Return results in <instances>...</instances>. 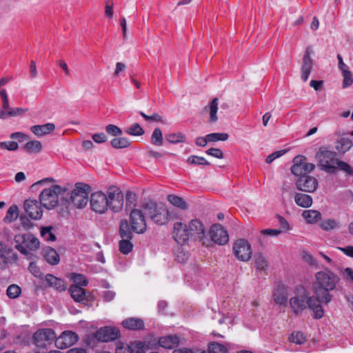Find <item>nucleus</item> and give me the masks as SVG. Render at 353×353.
<instances>
[{"mask_svg":"<svg viewBox=\"0 0 353 353\" xmlns=\"http://www.w3.org/2000/svg\"><path fill=\"white\" fill-rule=\"evenodd\" d=\"M55 339L56 334L52 329H39L33 334L32 343L38 347L44 348Z\"/></svg>","mask_w":353,"mask_h":353,"instance_id":"0eeeda50","label":"nucleus"},{"mask_svg":"<svg viewBox=\"0 0 353 353\" xmlns=\"http://www.w3.org/2000/svg\"><path fill=\"white\" fill-rule=\"evenodd\" d=\"M303 217L308 223H316L321 218L320 212L314 210H305L302 213Z\"/></svg>","mask_w":353,"mask_h":353,"instance_id":"7c9ffc66","label":"nucleus"},{"mask_svg":"<svg viewBox=\"0 0 353 353\" xmlns=\"http://www.w3.org/2000/svg\"><path fill=\"white\" fill-rule=\"evenodd\" d=\"M25 248L30 250H36L39 248L40 242L39 240L30 233L26 234V240L25 243Z\"/></svg>","mask_w":353,"mask_h":353,"instance_id":"473e14b6","label":"nucleus"},{"mask_svg":"<svg viewBox=\"0 0 353 353\" xmlns=\"http://www.w3.org/2000/svg\"><path fill=\"white\" fill-rule=\"evenodd\" d=\"M43 256L46 261L52 265H57L60 261V257L55 249L47 247L43 250Z\"/></svg>","mask_w":353,"mask_h":353,"instance_id":"b1692460","label":"nucleus"},{"mask_svg":"<svg viewBox=\"0 0 353 353\" xmlns=\"http://www.w3.org/2000/svg\"><path fill=\"white\" fill-rule=\"evenodd\" d=\"M18 254L14 252L12 245L0 241V267L6 265L10 260L17 261Z\"/></svg>","mask_w":353,"mask_h":353,"instance_id":"ddd939ff","label":"nucleus"},{"mask_svg":"<svg viewBox=\"0 0 353 353\" xmlns=\"http://www.w3.org/2000/svg\"><path fill=\"white\" fill-rule=\"evenodd\" d=\"M125 132L132 136H141L145 132L144 130L137 123L132 124L130 127L125 129Z\"/></svg>","mask_w":353,"mask_h":353,"instance_id":"c03bdc74","label":"nucleus"},{"mask_svg":"<svg viewBox=\"0 0 353 353\" xmlns=\"http://www.w3.org/2000/svg\"><path fill=\"white\" fill-rule=\"evenodd\" d=\"M26 240V234H19L14 236V248L22 254L26 256L29 254V251L25 248Z\"/></svg>","mask_w":353,"mask_h":353,"instance_id":"c85d7f7f","label":"nucleus"},{"mask_svg":"<svg viewBox=\"0 0 353 353\" xmlns=\"http://www.w3.org/2000/svg\"><path fill=\"white\" fill-rule=\"evenodd\" d=\"M106 132L112 136H119L122 134V130L117 125L109 124L105 127Z\"/></svg>","mask_w":353,"mask_h":353,"instance_id":"e2e57ef3","label":"nucleus"},{"mask_svg":"<svg viewBox=\"0 0 353 353\" xmlns=\"http://www.w3.org/2000/svg\"><path fill=\"white\" fill-rule=\"evenodd\" d=\"M0 148L9 151H15L18 149L19 145L15 141H3L0 143Z\"/></svg>","mask_w":353,"mask_h":353,"instance_id":"680f3d73","label":"nucleus"},{"mask_svg":"<svg viewBox=\"0 0 353 353\" xmlns=\"http://www.w3.org/2000/svg\"><path fill=\"white\" fill-rule=\"evenodd\" d=\"M143 207L146 214L156 224L163 225L168 222L170 213L164 204L149 201L145 203Z\"/></svg>","mask_w":353,"mask_h":353,"instance_id":"7ed1b4c3","label":"nucleus"},{"mask_svg":"<svg viewBox=\"0 0 353 353\" xmlns=\"http://www.w3.org/2000/svg\"><path fill=\"white\" fill-rule=\"evenodd\" d=\"M174 239L181 245H184L191 239L188 225L182 222H176L174 224L173 232Z\"/></svg>","mask_w":353,"mask_h":353,"instance_id":"f8f14e48","label":"nucleus"},{"mask_svg":"<svg viewBox=\"0 0 353 353\" xmlns=\"http://www.w3.org/2000/svg\"><path fill=\"white\" fill-rule=\"evenodd\" d=\"M21 293V288L19 285H15V284L10 285L7 288V290H6L7 296L10 299H16L18 296H19Z\"/></svg>","mask_w":353,"mask_h":353,"instance_id":"603ef678","label":"nucleus"},{"mask_svg":"<svg viewBox=\"0 0 353 353\" xmlns=\"http://www.w3.org/2000/svg\"><path fill=\"white\" fill-rule=\"evenodd\" d=\"M45 280L49 286L57 291L63 292L66 290L67 286L65 282L63 279L57 278L52 274H48L46 276Z\"/></svg>","mask_w":353,"mask_h":353,"instance_id":"4be33fe9","label":"nucleus"},{"mask_svg":"<svg viewBox=\"0 0 353 353\" xmlns=\"http://www.w3.org/2000/svg\"><path fill=\"white\" fill-rule=\"evenodd\" d=\"M228 137L229 135L227 133L214 132L207 134V139L209 140V142L225 141L228 140Z\"/></svg>","mask_w":353,"mask_h":353,"instance_id":"3c124183","label":"nucleus"},{"mask_svg":"<svg viewBox=\"0 0 353 353\" xmlns=\"http://www.w3.org/2000/svg\"><path fill=\"white\" fill-rule=\"evenodd\" d=\"M179 343V339L176 336L168 335L161 337L159 340V344L161 347L165 349H172Z\"/></svg>","mask_w":353,"mask_h":353,"instance_id":"a878e982","label":"nucleus"},{"mask_svg":"<svg viewBox=\"0 0 353 353\" xmlns=\"http://www.w3.org/2000/svg\"><path fill=\"white\" fill-rule=\"evenodd\" d=\"M219 99L218 98H214L209 103L208 106H205L204 110H208L210 114V123H215L218 120L217 111H218Z\"/></svg>","mask_w":353,"mask_h":353,"instance_id":"c756f323","label":"nucleus"},{"mask_svg":"<svg viewBox=\"0 0 353 353\" xmlns=\"http://www.w3.org/2000/svg\"><path fill=\"white\" fill-rule=\"evenodd\" d=\"M312 49L310 47H307L305 51V54L303 58V64L301 66V79L305 82L307 81L311 70L312 69V59L310 57Z\"/></svg>","mask_w":353,"mask_h":353,"instance_id":"aec40b11","label":"nucleus"},{"mask_svg":"<svg viewBox=\"0 0 353 353\" xmlns=\"http://www.w3.org/2000/svg\"><path fill=\"white\" fill-rule=\"evenodd\" d=\"M133 353H145L148 345L145 342L138 341L132 343Z\"/></svg>","mask_w":353,"mask_h":353,"instance_id":"6e6d98bb","label":"nucleus"},{"mask_svg":"<svg viewBox=\"0 0 353 353\" xmlns=\"http://www.w3.org/2000/svg\"><path fill=\"white\" fill-rule=\"evenodd\" d=\"M139 114L146 121H149V122L155 121V122L163 123L162 117H161L158 113H156V112L153 113L150 116L145 114L143 112H140Z\"/></svg>","mask_w":353,"mask_h":353,"instance_id":"4d7b16f0","label":"nucleus"},{"mask_svg":"<svg viewBox=\"0 0 353 353\" xmlns=\"http://www.w3.org/2000/svg\"><path fill=\"white\" fill-rule=\"evenodd\" d=\"M74 282L79 286H87L88 284V280L85 276L81 274H74L72 276Z\"/></svg>","mask_w":353,"mask_h":353,"instance_id":"bf43d9fd","label":"nucleus"},{"mask_svg":"<svg viewBox=\"0 0 353 353\" xmlns=\"http://www.w3.org/2000/svg\"><path fill=\"white\" fill-rule=\"evenodd\" d=\"M165 139L170 143H183L185 136L181 132L170 133L165 135Z\"/></svg>","mask_w":353,"mask_h":353,"instance_id":"ea45409f","label":"nucleus"},{"mask_svg":"<svg viewBox=\"0 0 353 353\" xmlns=\"http://www.w3.org/2000/svg\"><path fill=\"white\" fill-rule=\"evenodd\" d=\"M55 129L54 124L48 123L43 125H35L30 128V130L37 137H43L54 131Z\"/></svg>","mask_w":353,"mask_h":353,"instance_id":"5701e85b","label":"nucleus"},{"mask_svg":"<svg viewBox=\"0 0 353 353\" xmlns=\"http://www.w3.org/2000/svg\"><path fill=\"white\" fill-rule=\"evenodd\" d=\"M111 145L116 149L125 148L130 146V141L125 137H115L112 139Z\"/></svg>","mask_w":353,"mask_h":353,"instance_id":"4c0bfd02","label":"nucleus"},{"mask_svg":"<svg viewBox=\"0 0 353 353\" xmlns=\"http://www.w3.org/2000/svg\"><path fill=\"white\" fill-rule=\"evenodd\" d=\"M294 201L297 205L303 208H310L313 203L312 197L304 193H296Z\"/></svg>","mask_w":353,"mask_h":353,"instance_id":"393cba45","label":"nucleus"},{"mask_svg":"<svg viewBox=\"0 0 353 353\" xmlns=\"http://www.w3.org/2000/svg\"><path fill=\"white\" fill-rule=\"evenodd\" d=\"M40 201L35 199H27L24 202V210L30 218L39 220L42 217L43 210Z\"/></svg>","mask_w":353,"mask_h":353,"instance_id":"6ab92c4d","label":"nucleus"},{"mask_svg":"<svg viewBox=\"0 0 353 353\" xmlns=\"http://www.w3.org/2000/svg\"><path fill=\"white\" fill-rule=\"evenodd\" d=\"M150 142L152 144L157 146L163 145V134L160 128H157L154 130Z\"/></svg>","mask_w":353,"mask_h":353,"instance_id":"a18cd8bd","label":"nucleus"},{"mask_svg":"<svg viewBox=\"0 0 353 353\" xmlns=\"http://www.w3.org/2000/svg\"><path fill=\"white\" fill-rule=\"evenodd\" d=\"M24 149L29 153H38L42 150V145L39 141H30L25 144Z\"/></svg>","mask_w":353,"mask_h":353,"instance_id":"e433bc0d","label":"nucleus"},{"mask_svg":"<svg viewBox=\"0 0 353 353\" xmlns=\"http://www.w3.org/2000/svg\"><path fill=\"white\" fill-rule=\"evenodd\" d=\"M168 201L174 206L178 207L181 210L188 209V205L183 198L176 195H169Z\"/></svg>","mask_w":353,"mask_h":353,"instance_id":"c9c22d12","label":"nucleus"},{"mask_svg":"<svg viewBox=\"0 0 353 353\" xmlns=\"http://www.w3.org/2000/svg\"><path fill=\"white\" fill-rule=\"evenodd\" d=\"M206 154L218 159H222L223 157L222 150L219 148H210L206 151Z\"/></svg>","mask_w":353,"mask_h":353,"instance_id":"69168bd1","label":"nucleus"},{"mask_svg":"<svg viewBox=\"0 0 353 353\" xmlns=\"http://www.w3.org/2000/svg\"><path fill=\"white\" fill-rule=\"evenodd\" d=\"M336 152L328 150L325 148H321L316 154V158L322 170L330 173H334L336 167L333 165V163L336 159Z\"/></svg>","mask_w":353,"mask_h":353,"instance_id":"39448f33","label":"nucleus"},{"mask_svg":"<svg viewBox=\"0 0 353 353\" xmlns=\"http://www.w3.org/2000/svg\"><path fill=\"white\" fill-rule=\"evenodd\" d=\"M273 299L275 303L285 305L288 300V288L283 284L278 285L273 293Z\"/></svg>","mask_w":353,"mask_h":353,"instance_id":"412c9836","label":"nucleus"},{"mask_svg":"<svg viewBox=\"0 0 353 353\" xmlns=\"http://www.w3.org/2000/svg\"><path fill=\"white\" fill-rule=\"evenodd\" d=\"M293 165L292 166V173L296 176L307 175V173L311 172L315 168V165L312 163H308L306 158L303 156L299 155L294 158Z\"/></svg>","mask_w":353,"mask_h":353,"instance_id":"1a4fd4ad","label":"nucleus"},{"mask_svg":"<svg viewBox=\"0 0 353 353\" xmlns=\"http://www.w3.org/2000/svg\"><path fill=\"white\" fill-rule=\"evenodd\" d=\"M59 191L60 185H58L43 190L39 195L41 205L48 210L54 208L59 203Z\"/></svg>","mask_w":353,"mask_h":353,"instance_id":"20e7f679","label":"nucleus"},{"mask_svg":"<svg viewBox=\"0 0 353 353\" xmlns=\"http://www.w3.org/2000/svg\"><path fill=\"white\" fill-rule=\"evenodd\" d=\"M289 340L292 343H294L296 344L301 345L303 344L305 341L306 338L304 334L300 331H296L292 333L290 335Z\"/></svg>","mask_w":353,"mask_h":353,"instance_id":"09e8293b","label":"nucleus"},{"mask_svg":"<svg viewBox=\"0 0 353 353\" xmlns=\"http://www.w3.org/2000/svg\"><path fill=\"white\" fill-rule=\"evenodd\" d=\"M352 146V142L350 139L347 137H342L338 141L336 145L337 150L342 153H345L348 151Z\"/></svg>","mask_w":353,"mask_h":353,"instance_id":"58836bf2","label":"nucleus"},{"mask_svg":"<svg viewBox=\"0 0 353 353\" xmlns=\"http://www.w3.org/2000/svg\"><path fill=\"white\" fill-rule=\"evenodd\" d=\"M132 239H122L119 241V250L121 253L124 254H128L130 253L133 248V245L131 243L130 240Z\"/></svg>","mask_w":353,"mask_h":353,"instance_id":"37998d69","label":"nucleus"},{"mask_svg":"<svg viewBox=\"0 0 353 353\" xmlns=\"http://www.w3.org/2000/svg\"><path fill=\"white\" fill-rule=\"evenodd\" d=\"M115 353H133L132 343L128 345H121L116 348Z\"/></svg>","mask_w":353,"mask_h":353,"instance_id":"774afa93","label":"nucleus"},{"mask_svg":"<svg viewBox=\"0 0 353 353\" xmlns=\"http://www.w3.org/2000/svg\"><path fill=\"white\" fill-rule=\"evenodd\" d=\"M119 234L121 239H132L131 227L128 221L123 220L121 221L119 227Z\"/></svg>","mask_w":353,"mask_h":353,"instance_id":"72a5a7b5","label":"nucleus"},{"mask_svg":"<svg viewBox=\"0 0 353 353\" xmlns=\"http://www.w3.org/2000/svg\"><path fill=\"white\" fill-rule=\"evenodd\" d=\"M336 169L344 172L346 175L353 176V168L350 165L341 160H336Z\"/></svg>","mask_w":353,"mask_h":353,"instance_id":"8fccbe9b","label":"nucleus"},{"mask_svg":"<svg viewBox=\"0 0 353 353\" xmlns=\"http://www.w3.org/2000/svg\"><path fill=\"white\" fill-rule=\"evenodd\" d=\"M52 226L41 227V237L47 241H54L56 240V236L52 232Z\"/></svg>","mask_w":353,"mask_h":353,"instance_id":"79ce46f5","label":"nucleus"},{"mask_svg":"<svg viewBox=\"0 0 353 353\" xmlns=\"http://www.w3.org/2000/svg\"><path fill=\"white\" fill-rule=\"evenodd\" d=\"M290 305L293 313L302 315L306 309L313 312V317L320 319L323 316L324 311L320 299L316 296H309L304 289L298 290L295 295L290 299Z\"/></svg>","mask_w":353,"mask_h":353,"instance_id":"f257e3e1","label":"nucleus"},{"mask_svg":"<svg viewBox=\"0 0 353 353\" xmlns=\"http://www.w3.org/2000/svg\"><path fill=\"white\" fill-rule=\"evenodd\" d=\"M338 226L336 221L332 219H328L322 221L320 224V227L325 231H328L336 228Z\"/></svg>","mask_w":353,"mask_h":353,"instance_id":"864d4df0","label":"nucleus"},{"mask_svg":"<svg viewBox=\"0 0 353 353\" xmlns=\"http://www.w3.org/2000/svg\"><path fill=\"white\" fill-rule=\"evenodd\" d=\"M92 209L98 213L103 214L108 208L107 196L102 192H96L92 194L90 198Z\"/></svg>","mask_w":353,"mask_h":353,"instance_id":"9b49d317","label":"nucleus"},{"mask_svg":"<svg viewBox=\"0 0 353 353\" xmlns=\"http://www.w3.org/2000/svg\"><path fill=\"white\" fill-rule=\"evenodd\" d=\"M123 194L121 190L117 186L112 185L109 187L107 190V200L109 203L110 201L116 199L117 196H122Z\"/></svg>","mask_w":353,"mask_h":353,"instance_id":"49530a36","label":"nucleus"},{"mask_svg":"<svg viewBox=\"0 0 353 353\" xmlns=\"http://www.w3.org/2000/svg\"><path fill=\"white\" fill-rule=\"evenodd\" d=\"M120 332L114 327H103L98 330L94 337L99 341L108 342L114 341L119 337Z\"/></svg>","mask_w":353,"mask_h":353,"instance_id":"2eb2a0df","label":"nucleus"},{"mask_svg":"<svg viewBox=\"0 0 353 353\" xmlns=\"http://www.w3.org/2000/svg\"><path fill=\"white\" fill-rule=\"evenodd\" d=\"M233 250L234 255L240 261H248L251 259V245L245 239L237 240L233 245Z\"/></svg>","mask_w":353,"mask_h":353,"instance_id":"9d476101","label":"nucleus"},{"mask_svg":"<svg viewBox=\"0 0 353 353\" xmlns=\"http://www.w3.org/2000/svg\"><path fill=\"white\" fill-rule=\"evenodd\" d=\"M19 216V208L17 205H12L10 206L3 219L5 223H11L14 221Z\"/></svg>","mask_w":353,"mask_h":353,"instance_id":"f704fd0d","label":"nucleus"},{"mask_svg":"<svg viewBox=\"0 0 353 353\" xmlns=\"http://www.w3.org/2000/svg\"><path fill=\"white\" fill-rule=\"evenodd\" d=\"M210 235L212 241L219 245H225L229 241L227 231L220 224H214L211 226Z\"/></svg>","mask_w":353,"mask_h":353,"instance_id":"f3484780","label":"nucleus"},{"mask_svg":"<svg viewBox=\"0 0 353 353\" xmlns=\"http://www.w3.org/2000/svg\"><path fill=\"white\" fill-rule=\"evenodd\" d=\"M340 281V278L328 268L317 272L315 274V281L313 288L316 297L321 302L328 303L332 299L330 291L334 290Z\"/></svg>","mask_w":353,"mask_h":353,"instance_id":"f03ea898","label":"nucleus"},{"mask_svg":"<svg viewBox=\"0 0 353 353\" xmlns=\"http://www.w3.org/2000/svg\"><path fill=\"white\" fill-rule=\"evenodd\" d=\"M72 298L77 302H82L87 300L85 290L77 285H72L69 288Z\"/></svg>","mask_w":353,"mask_h":353,"instance_id":"bb28decb","label":"nucleus"},{"mask_svg":"<svg viewBox=\"0 0 353 353\" xmlns=\"http://www.w3.org/2000/svg\"><path fill=\"white\" fill-rule=\"evenodd\" d=\"M187 162L189 164L194 165H209L210 163L204 157L192 155L188 157Z\"/></svg>","mask_w":353,"mask_h":353,"instance_id":"5fc2aeb1","label":"nucleus"},{"mask_svg":"<svg viewBox=\"0 0 353 353\" xmlns=\"http://www.w3.org/2000/svg\"><path fill=\"white\" fill-rule=\"evenodd\" d=\"M285 152H286L285 150H281L274 152L267 157L265 162L267 163H271L274 159L281 157Z\"/></svg>","mask_w":353,"mask_h":353,"instance_id":"0e129e2a","label":"nucleus"},{"mask_svg":"<svg viewBox=\"0 0 353 353\" xmlns=\"http://www.w3.org/2000/svg\"><path fill=\"white\" fill-rule=\"evenodd\" d=\"M123 326L131 330H141L144 327V322L141 319L129 318L122 322Z\"/></svg>","mask_w":353,"mask_h":353,"instance_id":"cd10ccee","label":"nucleus"},{"mask_svg":"<svg viewBox=\"0 0 353 353\" xmlns=\"http://www.w3.org/2000/svg\"><path fill=\"white\" fill-rule=\"evenodd\" d=\"M210 349L212 350L214 353H228V348L224 345L218 342H212L209 344Z\"/></svg>","mask_w":353,"mask_h":353,"instance_id":"13d9d810","label":"nucleus"},{"mask_svg":"<svg viewBox=\"0 0 353 353\" xmlns=\"http://www.w3.org/2000/svg\"><path fill=\"white\" fill-rule=\"evenodd\" d=\"M255 267L259 270H265L268 267V261L262 254H257L254 258Z\"/></svg>","mask_w":353,"mask_h":353,"instance_id":"de8ad7c7","label":"nucleus"},{"mask_svg":"<svg viewBox=\"0 0 353 353\" xmlns=\"http://www.w3.org/2000/svg\"><path fill=\"white\" fill-rule=\"evenodd\" d=\"M342 75L343 77V88H347L350 85H351L353 83V78L352 72L348 70H344L342 72Z\"/></svg>","mask_w":353,"mask_h":353,"instance_id":"052dcab7","label":"nucleus"},{"mask_svg":"<svg viewBox=\"0 0 353 353\" xmlns=\"http://www.w3.org/2000/svg\"><path fill=\"white\" fill-rule=\"evenodd\" d=\"M187 225L191 239L201 241L204 238L205 228L199 219H192Z\"/></svg>","mask_w":353,"mask_h":353,"instance_id":"a211bd4d","label":"nucleus"},{"mask_svg":"<svg viewBox=\"0 0 353 353\" xmlns=\"http://www.w3.org/2000/svg\"><path fill=\"white\" fill-rule=\"evenodd\" d=\"M90 186L83 183H77L72 190V203L77 208H84L88 201Z\"/></svg>","mask_w":353,"mask_h":353,"instance_id":"423d86ee","label":"nucleus"},{"mask_svg":"<svg viewBox=\"0 0 353 353\" xmlns=\"http://www.w3.org/2000/svg\"><path fill=\"white\" fill-rule=\"evenodd\" d=\"M0 96L2 99L3 108L5 110H9L10 109L9 101H8V95H7L6 90L3 89L0 91Z\"/></svg>","mask_w":353,"mask_h":353,"instance_id":"338daca9","label":"nucleus"},{"mask_svg":"<svg viewBox=\"0 0 353 353\" xmlns=\"http://www.w3.org/2000/svg\"><path fill=\"white\" fill-rule=\"evenodd\" d=\"M123 206V195L119 196L116 199H114L108 203V208L114 212H120Z\"/></svg>","mask_w":353,"mask_h":353,"instance_id":"a19ab883","label":"nucleus"},{"mask_svg":"<svg viewBox=\"0 0 353 353\" xmlns=\"http://www.w3.org/2000/svg\"><path fill=\"white\" fill-rule=\"evenodd\" d=\"M296 185L300 191L312 193L317 189L318 181L312 176L303 175L297 179Z\"/></svg>","mask_w":353,"mask_h":353,"instance_id":"4468645a","label":"nucleus"},{"mask_svg":"<svg viewBox=\"0 0 353 353\" xmlns=\"http://www.w3.org/2000/svg\"><path fill=\"white\" fill-rule=\"evenodd\" d=\"M130 225L132 232L137 234H143L147 229L145 216L142 211L134 209L130 214Z\"/></svg>","mask_w":353,"mask_h":353,"instance_id":"6e6552de","label":"nucleus"},{"mask_svg":"<svg viewBox=\"0 0 353 353\" xmlns=\"http://www.w3.org/2000/svg\"><path fill=\"white\" fill-rule=\"evenodd\" d=\"M79 340L78 335L72 331H64L62 334L56 339L55 345L59 349H66Z\"/></svg>","mask_w":353,"mask_h":353,"instance_id":"dca6fc26","label":"nucleus"},{"mask_svg":"<svg viewBox=\"0 0 353 353\" xmlns=\"http://www.w3.org/2000/svg\"><path fill=\"white\" fill-rule=\"evenodd\" d=\"M72 196V190L70 191L68 188L60 186V191H59V202L63 205H71Z\"/></svg>","mask_w":353,"mask_h":353,"instance_id":"2f4dec72","label":"nucleus"}]
</instances>
